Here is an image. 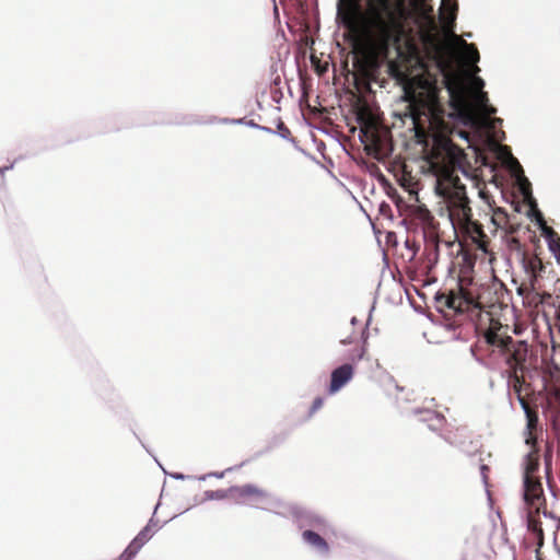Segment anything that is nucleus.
Returning <instances> with one entry per match:
<instances>
[{
    "label": "nucleus",
    "mask_w": 560,
    "mask_h": 560,
    "mask_svg": "<svg viewBox=\"0 0 560 560\" xmlns=\"http://www.w3.org/2000/svg\"><path fill=\"white\" fill-rule=\"evenodd\" d=\"M404 10L393 0H339L337 20L348 31L357 50L386 58L404 34Z\"/></svg>",
    "instance_id": "obj_1"
},
{
    "label": "nucleus",
    "mask_w": 560,
    "mask_h": 560,
    "mask_svg": "<svg viewBox=\"0 0 560 560\" xmlns=\"http://www.w3.org/2000/svg\"><path fill=\"white\" fill-rule=\"evenodd\" d=\"M433 141L429 162L436 176L435 191L445 200L450 220L456 230L472 217L466 188L455 170L462 152L446 136L436 135Z\"/></svg>",
    "instance_id": "obj_2"
},
{
    "label": "nucleus",
    "mask_w": 560,
    "mask_h": 560,
    "mask_svg": "<svg viewBox=\"0 0 560 560\" xmlns=\"http://www.w3.org/2000/svg\"><path fill=\"white\" fill-rule=\"evenodd\" d=\"M482 338L491 354L502 357L506 364L504 376L508 385L522 401L533 393L532 385L526 382V374L529 370V346L524 340H514L509 335V326L502 325L499 320L491 319L489 327L485 330Z\"/></svg>",
    "instance_id": "obj_3"
},
{
    "label": "nucleus",
    "mask_w": 560,
    "mask_h": 560,
    "mask_svg": "<svg viewBox=\"0 0 560 560\" xmlns=\"http://www.w3.org/2000/svg\"><path fill=\"white\" fill-rule=\"evenodd\" d=\"M439 94L440 89L435 82H425L419 91L406 92L408 105L405 116L411 118L418 137L424 136L427 128L434 130L445 127V110Z\"/></svg>",
    "instance_id": "obj_4"
},
{
    "label": "nucleus",
    "mask_w": 560,
    "mask_h": 560,
    "mask_svg": "<svg viewBox=\"0 0 560 560\" xmlns=\"http://www.w3.org/2000/svg\"><path fill=\"white\" fill-rule=\"evenodd\" d=\"M522 498L526 512L527 529L536 538V557L540 560V548L544 546L545 536L539 515L552 516L547 511V500L540 477L522 478Z\"/></svg>",
    "instance_id": "obj_5"
},
{
    "label": "nucleus",
    "mask_w": 560,
    "mask_h": 560,
    "mask_svg": "<svg viewBox=\"0 0 560 560\" xmlns=\"http://www.w3.org/2000/svg\"><path fill=\"white\" fill-rule=\"evenodd\" d=\"M444 83L448 92L450 105L460 116L471 117L475 107L481 109L489 102L487 92L477 91L470 95L465 80L458 75H445Z\"/></svg>",
    "instance_id": "obj_6"
},
{
    "label": "nucleus",
    "mask_w": 560,
    "mask_h": 560,
    "mask_svg": "<svg viewBox=\"0 0 560 560\" xmlns=\"http://www.w3.org/2000/svg\"><path fill=\"white\" fill-rule=\"evenodd\" d=\"M360 139L369 154L380 159L387 154L389 131L378 127L377 122L366 114L359 115Z\"/></svg>",
    "instance_id": "obj_7"
},
{
    "label": "nucleus",
    "mask_w": 560,
    "mask_h": 560,
    "mask_svg": "<svg viewBox=\"0 0 560 560\" xmlns=\"http://www.w3.org/2000/svg\"><path fill=\"white\" fill-rule=\"evenodd\" d=\"M435 302L439 308H447L455 313L481 310L478 299L468 289L464 288L462 283H458L457 290L438 293Z\"/></svg>",
    "instance_id": "obj_8"
},
{
    "label": "nucleus",
    "mask_w": 560,
    "mask_h": 560,
    "mask_svg": "<svg viewBox=\"0 0 560 560\" xmlns=\"http://www.w3.org/2000/svg\"><path fill=\"white\" fill-rule=\"evenodd\" d=\"M415 219L422 228L428 256L430 258L434 256V259H436L439 255V223L428 209H419Z\"/></svg>",
    "instance_id": "obj_9"
},
{
    "label": "nucleus",
    "mask_w": 560,
    "mask_h": 560,
    "mask_svg": "<svg viewBox=\"0 0 560 560\" xmlns=\"http://www.w3.org/2000/svg\"><path fill=\"white\" fill-rule=\"evenodd\" d=\"M423 24L420 26V39L433 58L440 59L443 52V43L436 30V22L429 13H422Z\"/></svg>",
    "instance_id": "obj_10"
},
{
    "label": "nucleus",
    "mask_w": 560,
    "mask_h": 560,
    "mask_svg": "<svg viewBox=\"0 0 560 560\" xmlns=\"http://www.w3.org/2000/svg\"><path fill=\"white\" fill-rule=\"evenodd\" d=\"M523 266L526 275L524 281L528 284L529 289H534L536 291V296L539 298L538 302L542 303L546 298L549 299L551 295L549 293L540 294L538 291V278L540 277V272L544 270L541 259L537 255L529 258L524 257Z\"/></svg>",
    "instance_id": "obj_11"
},
{
    "label": "nucleus",
    "mask_w": 560,
    "mask_h": 560,
    "mask_svg": "<svg viewBox=\"0 0 560 560\" xmlns=\"http://www.w3.org/2000/svg\"><path fill=\"white\" fill-rule=\"evenodd\" d=\"M456 230H459L467 238L471 241L474 245L483 253H488V246L490 240L485 233L482 225L470 218L467 224L459 225Z\"/></svg>",
    "instance_id": "obj_12"
},
{
    "label": "nucleus",
    "mask_w": 560,
    "mask_h": 560,
    "mask_svg": "<svg viewBox=\"0 0 560 560\" xmlns=\"http://www.w3.org/2000/svg\"><path fill=\"white\" fill-rule=\"evenodd\" d=\"M353 366L349 363L335 369L330 376V384L328 387L329 394H335L340 390L353 377Z\"/></svg>",
    "instance_id": "obj_13"
},
{
    "label": "nucleus",
    "mask_w": 560,
    "mask_h": 560,
    "mask_svg": "<svg viewBox=\"0 0 560 560\" xmlns=\"http://www.w3.org/2000/svg\"><path fill=\"white\" fill-rule=\"evenodd\" d=\"M151 526L147 525L129 544L117 560H131L142 548V546L152 537Z\"/></svg>",
    "instance_id": "obj_14"
},
{
    "label": "nucleus",
    "mask_w": 560,
    "mask_h": 560,
    "mask_svg": "<svg viewBox=\"0 0 560 560\" xmlns=\"http://www.w3.org/2000/svg\"><path fill=\"white\" fill-rule=\"evenodd\" d=\"M232 497L244 501H257L267 495L266 491L254 486L244 485L237 486L230 489Z\"/></svg>",
    "instance_id": "obj_15"
},
{
    "label": "nucleus",
    "mask_w": 560,
    "mask_h": 560,
    "mask_svg": "<svg viewBox=\"0 0 560 560\" xmlns=\"http://www.w3.org/2000/svg\"><path fill=\"white\" fill-rule=\"evenodd\" d=\"M523 474L522 478H536L540 477L539 472V450H530L523 459Z\"/></svg>",
    "instance_id": "obj_16"
},
{
    "label": "nucleus",
    "mask_w": 560,
    "mask_h": 560,
    "mask_svg": "<svg viewBox=\"0 0 560 560\" xmlns=\"http://www.w3.org/2000/svg\"><path fill=\"white\" fill-rule=\"evenodd\" d=\"M302 537L305 542L316 548L317 550L327 553L329 551V546L327 541L317 533L306 529L302 533Z\"/></svg>",
    "instance_id": "obj_17"
},
{
    "label": "nucleus",
    "mask_w": 560,
    "mask_h": 560,
    "mask_svg": "<svg viewBox=\"0 0 560 560\" xmlns=\"http://www.w3.org/2000/svg\"><path fill=\"white\" fill-rule=\"evenodd\" d=\"M470 438L471 432L466 425L457 427L455 431L448 430L446 435V440L454 445H462L466 439Z\"/></svg>",
    "instance_id": "obj_18"
},
{
    "label": "nucleus",
    "mask_w": 560,
    "mask_h": 560,
    "mask_svg": "<svg viewBox=\"0 0 560 560\" xmlns=\"http://www.w3.org/2000/svg\"><path fill=\"white\" fill-rule=\"evenodd\" d=\"M453 37L457 40V44L463 47L464 56L470 63H476L479 60V51L474 44H468L465 39L458 37L457 35H453Z\"/></svg>",
    "instance_id": "obj_19"
},
{
    "label": "nucleus",
    "mask_w": 560,
    "mask_h": 560,
    "mask_svg": "<svg viewBox=\"0 0 560 560\" xmlns=\"http://www.w3.org/2000/svg\"><path fill=\"white\" fill-rule=\"evenodd\" d=\"M521 407L523 408V410H524V412L526 415V419H527L526 430H527V432H535L536 429H537V424H538V413H537V411L534 408L530 407L528 401H522Z\"/></svg>",
    "instance_id": "obj_20"
},
{
    "label": "nucleus",
    "mask_w": 560,
    "mask_h": 560,
    "mask_svg": "<svg viewBox=\"0 0 560 560\" xmlns=\"http://www.w3.org/2000/svg\"><path fill=\"white\" fill-rule=\"evenodd\" d=\"M440 10L448 14V19L454 20L457 11L456 0H442Z\"/></svg>",
    "instance_id": "obj_21"
},
{
    "label": "nucleus",
    "mask_w": 560,
    "mask_h": 560,
    "mask_svg": "<svg viewBox=\"0 0 560 560\" xmlns=\"http://www.w3.org/2000/svg\"><path fill=\"white\" fill-rule=\"evenodd\" d=\"M502 221H508V213L505 212L504 209L502 208H497L494 210V215L492 218V222L497 225V226H500Z\"/></svg>",
    "instance_id": "obj_22"
},
{
    "label": "nucleus",
    "mask_w": 560,
    "mask_h": 560,
    "mask_svg": "<svg viewBox=\"0 0 560 560\" xmlns=\"http://www.w3.org/2000/svg\"><path fill=\"white\" fill-rule=\"evenodd\" d=\"M483 86V80L479 77H475L471 81V85L468 86L469 94L471 95L474 92L482 91Z\"/></svg>",
    "instance_id": "obj_23"
},
{
    "label": "nucleus",
    "mask_w": 560,
    "mask_h": 560,
    "mask_svg": "<svg viewBox=\"0 0 560 560\" xmlns=\"http://www.w3.org/2000/svg\"><path fill=\"white\" fill-rule=\"evenodd\" d=\"M365 331L364 329L360 332V338L363 339V345L360 347V349L357 351L354 355H352V360H361L365 354V343H366V337L364 336Z\"/></svg>",
    "instance_id": "obj_24"
},
{
    "label": "nucleus",
    "mask_w": 560,
    "mask_h": 560,
    "mask_svg": "<svg viewBox=\"0 0 560 560\" xmlns=\"http://www.w3.org/2000/svg\"><path fill=\"white\" fill-rule=\"evenodd\" d=\"M517 293L525 298H529L530 294L536 295V291L534 289H529L528 284L525 281H523L517 288Z\"/></svg>",
    "instance_id": "obj_25"
},
{
    "label": "nucleus",
    "mask_w": 560,
    "mask_h": 560,
    "mask_svg": "<svg viewBox=\"0 0 560 560\" xmlns=\"http://www.w3.org/2000/svg\"><path fill=\"white\" fill-rule=\"evenodd\" d=\"M525 443L530 446V450H539L535 432H527Z\"/></svg>",
    "instance_id": "obj_26"
},
{
    "label": "nucleus",
    "mask_w": 560,
    "mask_h": 560,
    "mask_svg": "<svg viewBox=\"0 0 560 560\" xmlns=\"http://www.w3.org/2000/svg\"><path fill=\"white\" fill-rule=\"evenodd\" d=\"M323 405L324 399L322 397L315 398L308 411V417H312L316 411H318L323 407Z\"/></svg>",
    "instance_id": "obj_27"
},
{
    "label": "nucleus",
    "mask_w": 560,
    "mask_h": 560,
    "mask_svg": "<svg viewBox=\"0 0 560 560\" xmlns=\"http://www.w3.org/2000/svg\"><path fill=\"white\" fill-rule=\"evenodd\" d=\"M358 338H359L358 334H352L351 336H347V337L340 336L339 340L341 343L348 345V343L355 342L358 340Z\"/></svg>",
    "instance_id": "obj_28"
},
{
    "label": "nucleus",
    "mask_w": 560,
    "mask_h": 560,
    "mask_svg": "<svg viewBox=\"0 0 560 560\" xmlns=\"http://www.w3.org/2000/svg\"><path fill=\"white\" fill-rule=\"evenodd\" d=\"M479 110H480V112L483 114V116H485V117H487V118H489L491 115L495 114V112H497V109H495L493 106L489 105V104H487V106H483V107H482L481 109H479Z\"/></svg>",
    "instance_id": "obj_29"
},
{
    "label": "nucleus",
    "mask_w": 560,
    "mask_h": 560,
    "mask_svg": "<svg viewBox=\"0 0 560 560\" xmlns=\"http://www.w3.org/2000/svg\"><path fill=\"white\" fill-rule=\"evenodd\" d=\"M489 470H490V469H489L488 465L482 464V465L480 466V471H481V475H482V478H483V480H485V481H487V479H488V472H489Z\"/></svg>",
    "instance_id": "obj_30"
},
{
    "label": "nucleus",
    "mask_w": 560,
    "mask_h": 560,
    "mask_svg": "<svg viewBox=\"0 0 560 560\" xmlns=\"http://www.w3.org/2000/svg\"><path fill=\"white\" fill-rule=\"evenodd\" d=\"M551 457H552V454H551V450L549 448L545 455V462H546V468L548 469L549 466H550V463H551Z\"/></svg>",
    "instance_id": "obj_31"
},
{
    "label": "nucleus",
    "mask_w": 560,
    "mask_h": 560,
    "mask_svg": "<svg viewBox=\"0 0 560 560\" xmlns=\"http://www.w3.org/2000/svg\"><path fill=\"white\" fill-rule=\"evenodd\" d=\"M355 323H357V318H355V317H353V318L351 319V325H355Z\"/></svg>",
    "instance_id": "obj_32"
},
{
    "label": "nucleus",
    "mask_w": 560,
    "mask_h": 560,
    "mask_svg": "<svg viewBox=\"0 0 560 560\" xmlns=\"http://www.w3.org/2000/svg\"><path fill=\"white\" fill-rule=\"evenodd\" d=\"M493 121L501 122L502 120L500 118H495Z\"/></svg>",
    "instance_id": "obj_33"
},
{
    "label": "nucleus",
    "mask_w": 560,
    "mask_h": 560,
    "mask_svg": "<svg viewBox=\"0 0 560 560\" xmlns=\"http://www.w3.org/2000/svg\"><path fill=\"white\" fill-rule=\"evenodd\" d=\"M9 167H5V170H8ZM4 172V168H1L0 170V173H3Z\"/></svg>",
    "instance_id": "obj_34"
}]
</instances>
